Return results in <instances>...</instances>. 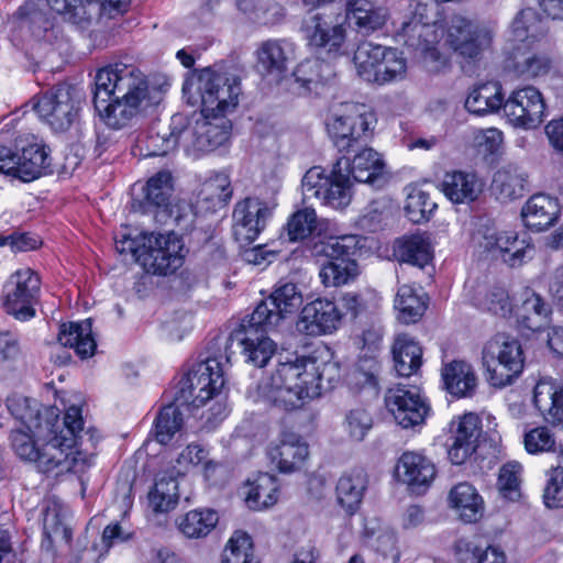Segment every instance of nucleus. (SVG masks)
I'll return each mask as SVG.
<instances>
[{
    "mask_svg": "<svg viewBox=\"0 0 563 563\" xmlns=\"http://www.w3.org/2000/svg\"><path fill=\"white\" fill-rule=\"evenodd\" d=\"M483 365L492 386L503 388L511 385L525 366L521 344L506 334H496L483 349Z\"/></svg>",
    "mask_w": 563,
    "mask_h": 563,
    "instance_id": "f8f14e48",
    "label": "nucleus"
},
{
    "mask_svg": "<svg viewBox=\"0 0 563 563\" xmlns=\"http://www.w3.org/2000/svg\"><path fill=\"white\" fill-rule=\"evenodd\" d=\"M347 167L349 158L343 156L333 164L329 174L321 166L308 169L301 181L305 198H316L321 205L335 210L346 208L352 200V179L344 172Z\"/></svg>",
    "mask_w": 563,
    "mask_h": 563,
    "instance_id": "1a4fd4ad",
    "label": "nucleus"
},
{
    "mask_svg": "<svg viewBox=\"0 0 563 563\" xmlns=\"http://www.w3.org/2000/svg\"><path fill=\"white\" fill-rule=\"evenodd\" d=\"M184 245L174 234L143 238L142 246L136 251V262L155 275H169L184 264Z\"/></svg>",
    "mask_w": 563,
    "mask_h": 563,
    "instance_id": "2eb2a0df",
    "label": "nucleus"
},
{
    "mask_svg": "<svg viewBox=\"0 0 563 563\" xmlns=\"http://www.w3.org/2000/svg\"><path fill=\"white\" fill-rule=\"evenodd\" d=\"M477 306L497 316H507L512 310L508 291L501 286L492 287L484 297L477 298Z\"/></svg>",
    "mask_w": 563,
    "mask_h": 563,
    "instance_id": "338daca9",
    "label": "nucleus"
},
{
    "mask_svg": "<svg viewBox=\"0 0 563 563\" xmlns=\"http://www.w3.org/2000/svg\"><path fill=\"white\" fill-rule=\"evenodd\" d=\"M290 52V44L285 41L263 42L256 51L258 70L265 76L280 79L287 70Z\"/></svg>",
    "mask_w": 563,
    "mask_h": 563,
    "instance_id": "58836bf2",
    "label": "nucleus"
},
{
    "mask_svg": "<svg viewBox=\"0 0 563 563\" xmlns=\"http://www.w3.org/2000/svg\"><path fill=\"white\" fill-rule=\"evenodd\" d=\"M375 112L364 103H344L325 120L328 135L340 153L358 151L372 140Z\"/></svg>",
    "mask_w": 563,
    "mask_h": 563,
    "instance_id": "0eeeda50",
    "label": "nucleus"
},
{
    "mask_svg": "<svg viewBox=\"0 0 563 563\" xmlns=\"http://www.w3.org/2000/svg\"><path fill=\"white\" fill-rule=\"evenodd\" d=\"M308 47L320 58L334 62L346 54L347 29L341 12H317L303 19L300 27Z\"/></svg>",
    "mask_w": 563,
    "mask_h": 563,
    "instance_id": "9d476101",
    "label": "nucleus"
},
{
    "mask_svg": "<svg viewBox=\"0 0 563 563\" xmlns=\"http://www.w3.org/2000/svg\"><path fill=\"white\" fill-rule=\"evenodd\" d=\"M222 563H260L251 536L235 531L224 549Z\"/></svg>",
    "mask_w": 563,
    "mask_h": 563,
    "instance_id": "4d7b16f0",
    "label": "nucleus"
},
{
    "mask_svg": "<svg viewBox=\"0 0 563 563\" xmlns=\"http://www.w3.org/2000/svg\"><path fill=\"white\" fill-rule=\"evenodd\" d=\"M342 320L343 312L334 300L317 298L302 307L296 329L310 336L331 334L340 328Z\"/></svg>",
    "mask_w": 563,
    "mask_h": 563,
    "instance_id": "412c9836",
    "label": "nucleus"
},
{
    "mask_svg": "<svg viewBox=\"0 0 563 563\" xmlns=\"http://www.w3.org/2000/svg\"><path fill=\"white\" fill-rule=\"evenodd\" d=\"M267 454L280 472L291 473L301 467L309 455V450L300 435L284 432L279 442L268 448Z\"/></svg>",
    "mask_w": 563,
    "mask_h": 563,
    "instance_id": "c85d7f7f",
    "label": "nucleus"
},
{
    "mask_svg": "<svg viewBox=\"0 0 563 563\" xmlns=\"http://www.w3.org/2000/svg\"><path fill=\"white\" fill-rule=\"evenodd\" d=\"M148 95L147 78L134 65L110 64L95 76L93 106L111 129H121L137 117L147 103Z\"/></svg>",
    "mask_w": 563,
    "mask_h": 563,
    "instance_id": "7ed1b4c3",
    "label": "nucleus"
},
{
    "mask_svg": "<svg viewBox=\"0 0 563 563\" xmlns=\"http://www.w3.org/2000/svg\"><path fill=\"white\" fill-rule=\"evenodd\" d=\"M395 307L399 311V319L402 322L415 323L427 309V296L421 288L402 285L398 288Z\"/></svg>",
    "mask_w": 563,
    "mask_h": 563,
    "instance_id": "de8ad7c7",
    "label": "nucleus"
},
{
    "mask_svg": "<svg viewBox=\"0 0 563 563\" xmlns=\"http://www.w3.org/2000/svg\"><path fill=\"white\" fill-rule=\"evenodd\" d=\"M58 342L64 346L75 349L81 357L93 355L97 344L92 338L91 319H86L79 323H64L60 325Z\"/></svg>",
    "mask_w": 563,
    "mask_h": 563,
    "instance_id": "37998d69",
    "label": "nucleus"
},
{
    "mask_svg": "<svg viewBox=\"0 0 563 563\" xmlns=\"http://www.w3.org/2000/svg\"><path fill=\"white\" fill-rule=\"evenodd\" d=\"M435 208L437 203L431 200L429 194L420 189H413L407 196L405 212L409 221L420 223L428 220Z\"/></svg>",
    "mask_w": 563,
    "mask_h": 563,
    "instance_id": "052dcab7",
    "label": "nucleus"
},
{
    "mask_svg": "<svg viewBox=\"0 0 563 563\" xmlns=\"http://www.w3.org/2000/svg\"><path fill=\"white\" fill-rule=\"evenodd\" d=\"M366 486V474L362 470L343 474L336 484L339 504L352 514L361 504Z\"/></svg>",
    "mask_w": 563,
    "mask_h": 563,
    "instance_id": "49530a36",
    "label": "nucleus"
},
{
    "mask_svg": "<svg viewBox=\"0 0 563 563\" xmlns=\"http://www.w3.org/2000/svg\"><path fill=\"white\" fill-rule=\"evenodd\" d=\"M482 246L489 252H498L504 262L511 267L520 266L527 257H531L532 246L519 239L515 231L487 230L483 236Z\"/></svg>",
    "mask_w": 563,
    "mask_h": 563,
    "instance_id": "bb28decb",
    "label": "nucleus"
},
{
    "mask_svg": "<svg viewBox=\"0 0 563 563\" xmlns=\"http://www.w3.org/2000/svg\"><path fill=\"white\" fill-rule=\"evenodd\" d=\"M328 222L317 217L312 208H302L295 211L285 225L288 239L291 242L303 241L312 238L310 245L318 240H325Z\"/></svg>",
    "mask_w": 563,
    "mask_h": 563,
    "instance_id": "72a5a7b5",
    "label": "nucleus"
},
{
    "mask_svg": "<svg viewBox=\"0 0 563 563\" xmlns=\"http://www.w3.org/2000/svg\"><path fill=\"white\" fill-rule=\"evenodd\" d=\"M331 62L317 58H310L301 62L294 70L296 82L300 84L306 90H312L320 82L328 81L334 76V71L330 66Z\"/></svg>",
    "mask_w": 563,
    "mask_h": 563,
    "instance_id": "3c124183",
    "label": "nucleus"
},
{
    "mask_svg": "<svg viewBox=\"0 0 563 563\" xmlns=\"http://www.w3.org/2000/svg\"><path fill=\"white\" fill-rule=\"evenodd\" d=\"M528 178L529 176L522 167L507 164L495 173L493 190L501 202L521 198L529 191Z\"/></svg>",
    "mask_w": 563,
    "mask_h": 563,
    "instance_id": "f704fd0d",
    "label": "nucleus"
},
{
    "mask_svg": "<svg viewBox=\"0 0 563 563\" xmlns=\"http://www.w3.org/2000/svg\"><path fill=\"white\" fill-rule=\"evenodd\" d=\"M484 183L472 172L454 170L445 173L441 190L453 203H470L483 192Z\"/></svg>",
    "mask_w": 563,
    "mask_h": 563,
    "instance_id": "2f4dec72",
    "label": "nucleus"
},
{
    "mask_svg": "<svg viewBox=\"0 0 563 563\" xmlns=\"http://www.w3.org/2000/svg\"><path fill=\"white\" fill-rule=\"evenodd\" d=\"M543 499L549 508L563 507V467L554 468L551 472Z\"/></svg>",
    "mask_w": 563,
    "mask_h": 563,
    "instance_id": "774afa93",
    "label": "nucleus"
},
{
    "mask_svg": "<svg viewBox=\"0 0 563 563\" xmlns=\"http://www.w3.org/2000/svg\"><path fill=\"white\" fill-rule=\"evenodd\" d=\"M440 37L465 60L476 62L493 43L494 30L462 15L451 16L443 27L422 22L416 16L404 21L395 33L397 42L420 54L430 70L446 66L448 58L439 51Z\"/></svg>",
    "mask_w": 563,
    "mask_h": 563,
    "instance_id": "f03ea898",
    "label": "nucleus"
},
{
    "mask_svg": "<svg viewBox=\"0 0 563 563\" xmlns=\"http://www.w3.org/2000/svg\"><path fill=\"white\" fill-rule=\"evenodd\" d=\"M7 408L12 417L20 421V428L34 432L40 439L49 435V431H54L56 424H62L53 408H46L43 418L40 404L23 395L14 394L8 397Z\"/></svg>",
    "mask_w": 563,
    "mask_h": 563,
    "instance_id": "5701e85b",
    "label": "nucleus"
},
{
    "mask_svg": "<svg viewBox=\"0 0 563 563\" xmlns=\"http://www.w3.org/2000/svg\"><path fill=\"white\" fill-rule=\"evenodd\" d=\"M386 70L378 71L376 84L385 85L391 81L401 80L407 70L406 58L396 48L385 47Z\"/></svg>",
    "mask_w": 563,
    "mask_h": 563,
    "instance_id": "69168bd1",
    "label": "nucleus"
},
{
    "mask_svg": "<svg viewBox=\"0 0 563 563\" xmlns=\"http://www.w3.org/2000/svg\"><path fill=\"white\" fill-rule=\"evenodd\" d=\"M380 364L375 357H363L349 373L346 383L354 393L367 390L373 396L379 390Z\"/></svg>",
    "mask_w": 563,
    "mask_h": 563,
    "instance_id": "c03bdc74",
    "label": "nucleus"
},
{
    "mask_svg": "<svg viewBox=\"0 0 563 563\" xmlns=\"http://www.w3.org/2000/svg\"><path fill=\"white\" fill-rule=\"evenodd\" d=\"M345 12V20H352L357 30L366 34L380 30L389 16L385 7L371 0H347Z\"/></svg>",
    "mask_w": 563,
    "mask_h": 563,
    "instance_id": "c9c22d12",
    "label": "nucleus"
},
{
    "mask_svg": "<svg viewBox=\"0 0 563 563\" xmlns=\"http://www.w3.org/2000/svg\"><path fill=\"white\" fill-rule=\"evenodd\" d=\"M201 114L195 120H189L185 115L181 129L183 147L187 154L195 157L216 151L230 137L231 128L228 119Z\"/></svg>",
    "mask_w": 563,
    "mask_h": 563,
    "instance_id": "4468645a",
    "label": "nucleus"
},
{
    "mask_svg": "<svg viewBox=\"0 0 563 563\" xmlns=\"http://www.w3.org/2000/svg\"><path fill=\"white\" fill-rule=\"evenodd\" d=\"M505 98L499 81H487L474 87L466 100L465 108L474 114L486 115L504 110Z\"/></svg>",
    "mask_w": 563,
    "mask_h": 563,
    "instance_id": "ea45409f",
    "label": "nucleus"
},
{
    "mask_svg": "<svg viewBox=\"0 0 563 563\" xmlns=\"http://www.w3.org/2000/svg\"><path fill=\"white\" fill-rule=\"evenodd\" d=\"M338 378L335 363L318 365L316 360L296 356L279 362L273 374L260 384L258 391L273 406L290 411L300 408L305 399L319 397Z\"/></svg>",
    "mask_w": 563,
    "mask_h": 563,
    "instance_id": "20e7f679",
    "label": "nucleus"
},
{
    "mask_svg": "<svg viewBox=\"0 0 563 563\" xmlns=\"http://www.w3.org/2000/svg\"><path fill=\"white\" fill-rule=\"evenodd\" d=\"M545 101L533 86L515 89L504 103V114L516 128L525 130L537 129L545 118Z\"/></svg>",
    "mask_w": 563,
    "mask_h": 563,
    "instance_id": "6ab92c4d",
    "label": "nucleus"
},
{
    "mask_svg": "<svg viewBox=\"0 0 563 563\" xmlns=\"http://www.w3.org/2000/svg\"><path fill=\"white\" fill-rule=\"evenodd\" d=\"M41 297V278L31 268L13 273L3 288V308L16 320L26 321L35 317V307Z\"/></svg>",
    "mask_w": 563,
    "mask_h": 563,
    "instance_id": "f3484780",
    "label": "nucleus"
},
{
    "mask_svg": "<svg viewBox=\"0 0 563 563\" xmlns=\"http://www.w3.org/2000/svg\"><path fill=\"white\" fill-rule=\"evenodd\" d=\"M559 203L550 196L533 195L525 203L521 217L527 228L543 231L553 225L559 217Z\"/></svg>",
    "mask_w": 563,
    "mask_h": 563,
    "instance_id": "4c0bfd02",
    "label": "nucleus"
},
{
    "mask_svg": "<svg viewBox=\"0 0 563 563\" xmlns=\"http://www.w3.org/2000/svg\"><path fill=\"white\" fill-rule=\"evenodd\" d=\"M393 358L396 373L402 377L416 374L422 364V349L406 333L398 334L393 344Z\"/></svg>",
    "mask_w": 563,
    "mask_h": 563,
    "instance_id": "a19ab883",
    "label": "nucleus"
},
{
    "mask_svg": "<svg viewBox=\"0 0 563 563\" xmlns=\"http://www.w3.org/2000/svg\"><path fill=\"white\" fill-rule=\"evenodd\" d=\"M545 26L533 9L521 10L510 26L505 68L514 76L532 79L547 75L552 67V59L547 48Z\"/></svg>",
    "mask_w": 563,
    "mask_h": 563,
    "instance_id": "39448f33",
    "label": "nucleus"
},
{
    "mask_svg": "<svg viewBox=\"0 0 563 563\" xmlns=\"http://www.w3.org/2000/svg\"><path fill=\"white\" fill-rule=\"evenodd\" d=\"M533 404L544 420L563 427V385L553 379H540L533 389Z\"/></svg>",
    "mask_w": 563,
    "mask_h": 563,
    "instance_id": "7c9ffc66",
    "label": "nucleus"
},
{
    "mask_svg": "<svg viewBox=\"0 0 563 563\" xmlns=\"http://www.w3.org/2000/svg\"><path fill=\"white\" fill-rule=\"evenodd\" d=\"M356 152L352 161L349 158V167L344 172L354 181L379 186L385 167L380 155L366 145Z\"/></svg>",
    "mask_w": 563,
    "mask_h": 563,
    "instance_id": "e433bc0d",
    "label": "nucleus"
},
{
    "mask_svg": "<svg viewBox=\"0 0 563 563\" xmlns=\"http://www.w3.org/2000/svg\"><path fill=\"white\" fill-rule=\"evenodd\" d=\"M184 122L185 115L176 113L170 118L169 125L153 124L146 136L140 141L144 156H164L173 152L178 144L183 146L181 129Z\"/></svg>",
    "mask_w": 563,
    "mask_h": 563,
    "instance_id": "a878e982",
    "label": "nucleus"
},
{
    "mask_svg": "<svg viewBox=\"0 0 563 563\" xmlns=\"http://www.w3.org/2000/svg\"><path fill=\"white\" fill-rule=\"evenodd\" d=\"M522 442L525 450L532 455L556 452L555 435L545 426L525 430Z\"/></svg>",
    "mask_w": 563,
    "mask_h": 563,
    "instance_id": "bf43d9fd",
    "label": "nucleus"
},
{
    "mask_svg": "<svg viewBox=\"0 0 563 563\" xmlns=\"http://www.w3.org/2000/svg\"><path fill=\"white\" fill-rule=\"evenodd\" d=\"M444 388L457 398L472 397L476 393L478 378L473 366L464 361H452L441 371Z\"/></svg>",
    "mask_w": 563,
    "mask_h": 563,
    "instance_id": "473e14b6",
    "label": "nucleus"
},
{
    "mask_svg": "<svg viewBox=\"0 0 563 563\" xmlns=\"http://www.w3.org/2000/svg\"><path fill=\"white\" fill-rule=\"evenodd\" d=\"M278 484L275 476L261 473L249 483L245 503L253 510H262L274 506L278 500Z\"/></svg>",
    "mask_w": 563,
    "mask_h": 563,
    "instance_id": "a18cd8bd",
    "label": "nucleus"
},
{
    "mask_svg": "<svg viewBox=\"0 0 563 563\" xmlns=\"http://www.w3.org/2000/svg\"><path fill=\"white\" fill-rule=\"evenodd\" d=\"M173 176L170 172L161 170L147 180L145 202L148 206L166 209L173 194Z\"/></svg>",
    "mask_w": 563,
    "mask_h": 563,
    "instance_id": "6e6d98bb",
    "label": "nucleus"
},
{
    "mask_svg": "<svg viewBox=\"0 0 563 563\" xmlns=\"http://www.w3.org/2000/svg\"><path fill=\"white\" fill-rule=\"evenodd\" d=\"M549 311V307L543 299L539 295L531 292L517 309L516 314L518 322L523 328L536 331L543 325Z\"/></svg>",
    "mask_w": 563,
    "mask_h": 563,
    "instance_id": "864d4df0",
    "label": "nucleus"
},
{
    "mask_svg": "<svg viewBox=\"0 0 563 563\" xmlns=\"http://www.w3.org/2000/svg\"><path fill=\"white\" fill-rule=\"evenodd\" d=\"M9 439L19 459L34 463L40 472L56 474L85 472L98 442L96 429L84 430L81 409L77 406H70L62 424H56L43 439L25 428L13 429Z\"/></svg>",
    "mask_w": 563,
    "mask_h": 563,
    "instance_id": "f257e3e1",
    "label": "nucleus"
},
{
    "mask_svg": "<svg viewBox=\"0 0 563 563\" xmlns=\"http://www.w3.org/2000/svg\"><path fill=\"white\" fill-rule=\"evenodd\" d=\"M385 46L372 42H362L354 52L353 62L357 75L367 82L376 84L379 62L384 59Z\"/></svg>",
    "mask_w": 563,
    "mask_h": 563,
    "instance_id": "8fccbe9b",
    "label": "nucleus"
},
{
    "mask_svg": "<svg viewBox=\"0 0 563 563\" xmlns=\"http://www.w3.org/2000/svg\"><path fill=\"white\" fill-rule=\"evenodd\" d=\"M394 254L399 262L424 267L432 260V249L426 234H411L398 239Z\"/></svg>",
    "mask_w": 563,
    "mask_h": 563,
    "instance_id": "79ce46f5",
    "label": "nucleus"
},
{
    "mask_svg": "<svg viewBox=\"0 0 563 563\" xmlns=\"http://www.w3.org/2000/svg\"><path fill=\"white\" fill-rule=\"evenodd\" d=\"M302 305V295L294 283H279L271 296L261 301L252 312L255 324L276 327L288 314L296 312Z\"/></svg>",
    "mask_w": 563,
    "mask_h": 563,
    "instance_id": "aec40b11",
    "label": "nucleus"
},
{
    "mask_svg": "<svg viewBox=\"0 0 563 563\" xmlns=\"http://www.w3.org/2000/svg\"><path fill=\"white\" fill-rule=\"evenodd\" d=\"M391 216V208L385 200H374L358 218V224L362 229L375 232L383 228Z\"/></svg>",
    "mask_w": 563,
    "mask_h": 563,
    "instance_id": "0e129e2a",
    "label": "nucleus"
},
{
    "mask_svg": "<svg viewBox=\"0 0 563 563\" xmlns=\"http://www.w3.org/2000/svg\"><path fill=\"white\" fill-rule=\"evenodd\" d=\"M372 427L373 417L366 409L357 407L346 412L344 429L353 441H363Z\"/></svg>",
    "mask_w": 563,
    "mask_h": 563,
    "instance_id": "e2e57ef3",
    "label": "nucleus"
},
{
    "mask_svg": "<svg viewBox=\"0 0 563 563\" xmlns=\"http://www.w3.org/2000/svg\"><path fill=\"white\" fill-rule=\"evenodd\" d=\"M222 356H209L195 364L177 385L176 402L197 409L216 397L224 386Z\"/></svg>",
    "mask_w": 563,
    "mask_h": 563,
    "instance_id": "9b49d317",
    "label": "nucleus"
},
{
    "mask_svg": "<svg viewBox=\"0 0 563 563\" xmlns=\"http://www.w3.org/2000/svg\"><path fill=\"white\" fill-rule=\"evenodd\" d=\"M455 554L461 562L471 563H506L505 553L497 547L481 550L473 542L460 539L454 545Z\"/></svg>",
    "mask_w": 563,
    "mask_h": 563,
    "instance_id": "5fc2aeb1",
    "label": "nucleus"
},
{
    "mask_svg": "<svg viewBox=\"0 0 563 563\" xmlns=\"http://www.w3.org/2000/svg\"><path fill=\"white\" fill-rule=\"evenodd\" d=\"M82 93L70 84H58L38 97L34 109L54 131H68L79 120Z\"/></svg>",
    "mask_w": 563,
    "mask_h": 563,
    "instance_id": "ddd939ff",
    "label": "nucleus"
},
{
    "mask_svg": "<svg viewBox=\"0 0 563 563\" xmlns=\"http://www.w3.org/2000/svg\"><path fill=\"white\" fill-rule=\"evenodd\" d=\"M482 431V420L474 412L454 417L449 424V457L453 464H463L475 451Z\"/></svg>",
    "mask_w": 563,
    "mask_h": 563,
    "instance_id": "b1692460",
    "label": "nucleus"
},
{
    "mask_svg": "<svg viewBox=\"0 0 563 563\" xmlns=\"http://www.w3.org/2000/svg\"><path fill=\"white\" fill-rule=\"evenodd\" d=\"M0 173L24 183L52 173L51 148L43 143H31L21 153L9 146L0 148Z\"/></svg>",
    "mask_w": 563,
    "mask_h": 563,
    "instance_id": "dca6fc26",
    "label": "nucleus"
},
{
    "mask_svg": "<svg viewBox=\"0 0 563 563\" xmlns=\"http://www.w3.org/2000/svg\"><path fill=\"white\" fill-rule=\"evenodd\" d=\"M177 482L174 478L157 481L148 494L150 506L155 512H168L178 503Z\"/></svg>",
    "mask_w": 563,
    "mask_h": 563,
    "instance_id": "13d9d810",
    "label": "nucleus"
},
{
    "mask_svg": "<svg viewBox=\"0 0 563 563\" xmlns=\"http://www.w3.org/2000/svg\"><path fill=\"white\" fill-rule=\"evenodd\" d=\"M274 325L255 324L252 316L243 320L241 328L231 334L242 346L245 361L255 367H263L275 353L276 345L266 333Z\"/></svg>",
    "mask_w": 563,
    "mask_h": 563,
    "instance_id": "4be33fe9",
    "label": "nucleus"
},
{
    "mask_svg": "<svg viewBox=\"0 0 563 563\" xmlns=\"http://www.w3.org/2000/svg\"><path fill=\"white\" fill-rule=\"evenodd\" d=\"M272 210L268 205L254 197L236 203L233 211L234 235L242 243H252L264 230Z\"/></svg>",
    "mask_w": 563,
    "mask_h": 563,
    "instance_id": "393cba45",
    "label": "nucleus"
},
{
    "mask_svg": "<svg viewBox=\"0 0 563 563\" xmlns=\"http://www.w3.org/2000/svg\"><path fill=\"white\" fill-rule=\"evenodd\" d=\"M449 507L465 523L479 521L485 512V503L477 489L467 482L454 485L448 495Z\"/></svg>",
    "mask_w": 563,
    "mask_h": 563,
    "instance_id": "c756f323",
    "label": "nucleus"
},
{
    "mask_svg": "<svg viewBox=\"0 0 563 563\" xmlns=\"http://www.w3.org/2000/svg\"><path fill=\"white\" fill-rule=\"evenodd\" d=\"M385 405L395 421L404 429L424 423L430 406L419 387L398 384L385 395Z\"/></svg>",
    "mask_w": 563,
    "mask_h": 563,
    "instance_id": "a211bd4d",
    "label": "nucleus"
},
{
    "mask_svg": "<svg viewBox=\"0 0 563 563\" xmlns=\"http://www.w3.org/2000/svg\"><path fill=\"white\" fill-rule=\"evenodd\" d=\"M396 473L399 481L407 484L412 492H424L435 477L434 464L424 455L405 452L398 460Z\"/></svg>",
    "mask_w": 563,
    "mask_h": 563,
    "instance_id": "cd10ccee",
    "label": "nucleus"
},
{
    "mask_svg": "<svg viewBox=\"0 0 563 563\" xmlns=\"http://www.w3.org/2000/svg\"><path fill=\"white\" fill-rule=\"evenodd\" d=\"M240 78L222 66H210L192 73L183 84V95L190 106H201V113L225 118L241 95Z\"/></svg>",
    "mask_w": 563,
    "mask_h": 563,
    "instance_id": "423d86ee",
    "label": "nucleus"
},
{
    "mask_svg": "<svg viewBox=\"0 0 563 563\" xmlns=\"http://www.w3.org/2000/svg\"><path fill=\"white\" fill-rule=\"evenodd\" d=\"M521 465L512 462L501 466L498 474L497 487L500 495L508 500H517L520 497Z\"/></svg>",
    "mask_w": 563,
    "mask_h": 563,
    "instance_id": "680f3d73",
    "label": "nucleus"
},
{
    "mask_svg": "<svg viewBox=\"0 0 563 563\" xmlns=\"http://www.w3.org/2000/svg\"><path fill=\"white\" fill-rule=\"evenodd\" d=\"M218 521L219 516L213 509H194L177 519V527L185 537L199 539L207 537Z\"/></svg>",
    "mask_w": 563,
    "mask_h": 563,
    "instance_id": "09e8293b",
    "label": "nucleus"
},
{
    "mask_svg": "<svg viewBox=\"0 0 563 563\" xmlns=\"http://www.w3.org/2000/svg\"><path fill=\"white\" fill-rule=\"evenodd\" d=\"M181 405L174 401L164 406L155 419V438L161 444H167L173 437L180 431L184 424Z\"/></svg>",
    "mask_w": 563,
    "mask_h": 563,
    "instance_id": "603ef678",
    "label": "nucleus"
},
{
    "mask_svg": "<svg viewBox=\"0 0 563 563\" xmlns=\"http://www.w3.org/2000/svg\"><path fill=\"white\" fill-rule=\"evenodd\" d=\"M360 241L355 234H345L318 240L309 246L312 256H324L329 260L319 272L324 287L346 285L358 276V264L354 255L360 249Z\"/></svg>",
    "mask_w": 563,
    "mask_h": 563,
    "instance_id": "6e6552de",
    "label": "nucleus"
}]
</instances>
